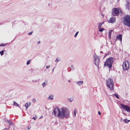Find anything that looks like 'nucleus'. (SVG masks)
<instances>
[{"label":"nucleus","mask_w":130,"mask_h":130,"mask_svg":"<svg viewBox=\"0 0 130 130\" xmlns=\"http://www.w3.org/2000/svg\"><path fill=\"white\" fill-rule=\"evenodd\" d=\"M60 110L58 107H56L53 111L52 114L53 115H54L55 116H57L56 114L57 112L58 113L57 116L58 117H60L61 119H63L64 118H68L70 116V112L69 110L67 108L64 107H62Z\"/></svg>","instance_id":"obj_1"},{"label":"nucleus","mask_w":130,"mask_h":130,"mask_svg":"<svg viewBox=\"0 0 130 130\" xmlns=\"http://www.w3.org/2000/svg\"><path fill=\"white\" fill-rule=\"evenodd\" d=\"M114 60V58L111 57L107 58L104 62V67H108L109 69L112 67V63Z\"/></svg>","instance_id":"obj_2"},{"label":"nucleus","mask_w":130,"mask_h":130,"mask_svg":"<svg viewBox=\"0 0 130 130\" xmlns=\"http://www.w3.org/2000/svg\"><path fill=\"white\" fill-rule=\"evenodd\" d=\"M123 24L130 27V15H127L124 17Z\"/></svg>","instance_id":"obj_3"},{"label":"nucleus","mask_w":130,"mask_h":130,"mask_svg":"<svg viewBox=\"0 0 130 130\" xmlns=\"http://www.w3.org/2000/svg\"><path fill=\"white\" fill-rule=\"evenodd\" d=\"M121 12V10L118 8H113L111 10V14L113 16L118 15Z\"/></svg>","instance_id":"obj_4"},{"label":"nucleus","mask_w":130,"mask_h":130,"mask_svg":"<svg viewBox=\"0 0 130 130\" xmlns=\"http://www.w3.org/2000/svg\"><path fill=\"white\" fill-rule=\"evenodd\" d=\"M106 84L107 86L109 88L110 90H113V82L112 79L109 78L107 80Z\"/></svg>","instance_id":"obj_5"},{"label":"nucleus","mask_w":130,"mask_h":130,"mask_svg":"<svg viewBox=\"0 0 130 130\" xmlns=\"http://www.w3.org/2000/svg\"><path fill=\"white\" fill-rule=\"evenodd\" d=\"M123 70L124 71L128 70L129 68V62L128 60H125L122 65Z\"/></svg>","instance_id":"obj_6"},{"label":"nucleus","mask_w":130,"mask_h":130,"mask_svg":"<svg viewBox=\"0 0 130 130\" xmlns=\"http://www.w3.org/2000/svg\"><path fill=\"white\" fill-rule=\"evenodd\" d=\"M94 59V64L95 65L98 67L100 62V58L99 56L97 55L96 54H95L93 56Z\"/></svg>","instance_id":"obj_7"},{"label":"nucleus","mask_w":130,"mask_h":130,"mask_svg":"<svg viewBox=\"0 0 130 130\" xmlns=\"http://www.w3.org/2000/svg\"><path fill=\"white\" fill-rule=\"evenodd\" d=\"M121 106L122 108L126 111L130 112V107L129 106L123 104H121Z\"/></svg>","instance_id":"obj_8"},{"label":"nucleus","mask_w":130,"mask_h":130,"mask_svg":"<svg viewBox=\"0 0 130 130\" xmlns=\"http://www.w3.org/2000/svg\"><path fill=\"white\" fill-rule=\"evenodd\" d=\"M116 20V18L115 17H112L108 21V22L109 23H113L115 22Z\"/></svg>","instance_id":"obj_9"},{"label":"nucleus","mask_w":130,"mask_h":130,"mask_svg":"<svg viewBox=\"0 0 130 130\" xmlns=\"http://www.w3.org/2000/svg\"><path fill=\"white\" fill-rule=\"evenodd\" d=\"M122 35L121 34H120L117 36L116 39L119 40L121 42L122 41Z\"/></svg>","instance_id":"obj_10"},{"label":"nucleus","mask_w":130,"mask_h":130,"mask_svg":"<svg viewBox=\"0 0 130 130\" xmlns=\"http://www.w3.org/2000/svg\"><path fill=\"white\" fill-rule=\"evenodd\" d=\"M127 4L126 5V9L129 10L130 9V2L126 1Z\"/></svg>","instance_id":"obj_11"},{"label":"nucleus","mask_w":130,"mask_h":130,"mask_svg":"<svg viewBox=\"0 0 130 130\" xmlns=\"http://www.w3.org/2000/svg\"><path fill=\"white\" fill-rule=\"evenodd\" d=\"M47 84V80H45L44 82L42 84V85L43 87H44Z\"/></svg>","instance_id":"obj_12"},{"label":"nucleus","mask_w":130,"mask_h":130,"mask_svg":"<svg viewBox=\"0 0 130 130\" xmlns=\"http://www.w3.org/2000/svg\"><path fill=\"white\" fill-rule=\"evenodd\" d=\"M83 81H79L76 82L77 84L79 86L82 85L83 83Z\"/></svg>","instance_id":"obj_13"},{"label":"nucleus","mask_w":130,"mask_h":130,"mask_svg":"<svg viewBox=\"0 0 130 130\" xmlns=\"http://www.w3.org/2000/svg\"><path fill=\"white\" fill-rule=\"evenodd\" d=\"M53 99V95L51 94L48 97V99L49 100H52Z\"/></svg>","instance_id":"obj_14"},{"label":"nucleus","mask_w":130,"mask_h":130,"mask_svg":"<svg viewBox=\"0 0 130 130\" xmlns=\"http://www.w3.org/2000/svg\"><path fill=\"white\" fill-rule=\"evenodd\" d=\"M13 105L19 107L20 106L19 104L17 103L15 101H13Z\"/></svg>","instance_id":"obj_15"},{"label":"nucleus","mask_w":130,"mask_h":130,"mask_svg":"<svg viewBox=\"0 0 130 130\" xmlns=\"http://www.w3.org/2000/svg\"><path fill=\"white\" fill-rule=\"evenodd\" d=\"M112 31V30H109L108 32V36L110 38L111 36V33Z\"/></svg>","instance_id":"obj_16"},{"label":"nucleus","mask_w":130,"mask_h":130,"mask_svg":"<svg viewBox=\"0 0 130 130\" xmlns=\"http://www.w3.org/2000/svg\"><path fill=\"white\" fill-rule=\"evenodd\" d=\"M102 25V24L101 23H99L98 26V28H101Z\"/></svg>","instance_id":"obj_17"},{"label":"nucleus","mask_w":130,"mask_h":130,"mask_svg":"<svg viewBox=\"0 0 130 130\" xmlns=\"http://www.w3.org/2000/svg\"><path fill=\"white\" fill-rule=\"evenodd\" d=\"M130 121V120H128L127 119H125L123 120L124 122L126 123H127Z\"/></svg>","instance_id":"obj_18"},{"label":"nucleus","mask_w":130,"mask_h":130,"mask_svg":"<svg viewBox=\"0 0 130 130\" xmlns=\"http://www.w3.org/2000/svg\"><path fill=\"white\" fill-rule=\"evenodd\" d=\"M105 30V29L103 28H99V31L101 32H102L103 30Z\"/></svg>","instance_id":"obj_19"},{"label":"nucleus","mask_w":130,"mask_h":130,"mask_svg":"<svg viewBox=\"0 0 130 130\" xmlns=\"http://www.w3.org/2000/svg\"><path fill=\"white\" fill-rule=\"evenodd\" d=\"M5 51V50H3L2 51L0 52V54L1 55H3L4 54V52Z\"/></svg>","instance_id":"obj_20"},{"label":"nucleus","mask_w":130,"mask_h":130,"mask_svg":"<svg viewBox=\"0 0 130 130\" xmlns=\"http://www.w3.org/2000/svg\"><path fill=\"white\" fill-rule=\"evenodd\" d=\"M76 108H74V113L75 117H76Z\"/></svg>","instance_id":"obj_21"},{"label":"nucleus","mask_w":130,"mask_h":130,"mask_svg":"<svg viewBox=\"0 0 130 130\" xmlns=\"http://www.w3.org/2000/svg\"><path fill=\"white\" fill-rule=\"evenodd\" d=\"M68 100L70 102H71L74 101V99L72 98H70L68 99Z\"/></svg>","instance_id":"obj_22"},{"label":"nucleus","mask_w":130,"mask_h":130,"mask_svg":"<svg viewBox=\"0 0 130 130\" xmlns=\"http://www.w3.org/2000/svg\"><path fill=\"white\" fill-rule=\"evenodd\" d=\"M31 61V60H29L27 61L26 63V64L27 65H28L30 63Z\"/></svg>","instance_id":"obj_23"},{"label":"nucleus","mask_w":130,"mask_h":130,"mask_svg":"<svg viewBox=\"0 0 130 130\" xmlns=\"http://www.w3.org/2000/svg\"><path fill=\"white\" fill-rule=\"evenodd\" d=\"M25 106L26 107V109L28 107V104L27 103H26L25 104Z\"/></svg>","instance_id":"obj_24"},{"label":"nucleus","mask_w":130,"mask_h":130,"mask_svg":"<svg viewBox=\"0 0 130 130\" xmlns=\"http://www.w3.org/2000/svg\"><path fill=\"white\" fill-rule=\"evenodd\" d=\"M8 122L9 123V125H12L13 123L12 122H11L10 120H9L8 121Z\"/></svg>","instance_id":"obj_25"},{"label":"nucleus","mask_w":130,"mask_h":130,"mask_svg":"<svg viewBox=\"0 0 130 130\" xmlns=\"http://www.w3.org/2000/svg\"><path fill=\"white\" fill-rule=\"evenodd\" d=\"M114 95L117 98L119 99V97L118 95V94H116V93H115L114 94Z\"/></svg>","instance_id":"obj_26"},{"label":"nucleus","mask_w":130,"mask_h":130,"mask_svg":"<svg viewBox=\"0 0 130 130\" xmlns=\"http://www.w3.org/2000/svg\"><path fill=\"white\" fill-rule=\"evenodd\" d=\"M36 101V100L34 98L32 99V103H34Z\"/></svg>","instance_id":"obj_27"},{"label":"nucleus","mask_w":130,"mask_h":130,"mask_svg":"<svg viewBox=\"0 0 130 130\" xmlns=\"http://www.w3.org/2000/svg\"><path fill=\"white\" fill-rule=\"evenodd\" d=\"M7 44H0V46H4L6 45H7Z\"/></svg>","instance_id":"obj_28"},{"label":"nucleus","mask_w":130,"mask_h":130,"mask_svg":"<svg viewBox=\"0 0 130 130\" xmlns=\"http://www.w3.org/2000/svg\"><path fill=\"white\" fill-rule=\"evenodd\" d=\"M78 32H79L78 31L76 33V34H75V35H74V37H76L77 36V35L78 34Z\"/></svg>","instance_id":"obj_29"},{"label":"nucleus","mask_w":130,"mask_h":130,"mask_svg":"<svg viewBox=\"0 0 130 130\" xmlns=\"http://www.w3.org/2000/svg\"><path fill=\"white\" fill-rule=\"evenodd\" d=\"M70 68L71 69H73L74 68L73 66L72 65L71 67H70Z\"/></svg>","instance_id":"obj_30"},{"label":"nucleus","mask_w":130,"mask_h":130,"mask_svg":"<svg viewBox=\"0 0 130 130\" xmlns=\"http://www.w3.org/2000/svg\"><path fill=\"white\" fill-rule=\"evenodd\" d=\"M32 33V32H30L28 33V35H31Z\"/></svg>","instance_id":"obj_31"},{"label":"nucleus","mask_w":130,"mask_h":130,"mask_svg":"<svg viewBox=\"0 0 130 130\" xmlns=\"http://www.w3.org/2000/svg\"><path fill=\"white\" fill-rule=\"evenodd\" d=\"M59 61V60H58V58H57L56 59V60L55 61H57V62L58 61Z\"/></svg>","instance_id":"obj_32"},{"label":"nucleus","mask_w":130,"mask_h":130,"mask_svg":"<svg viewBox=\"0 0 130 130\" xmlns=\"http://www.w3.org/2000/svg\"><path fill=\"white\" fill-rule=\"evenodd\" d=\"M50 67V66H47L46 67V68L47 69H48V68H49Z\"/></svg>","instance_id":"obj_33"},{"label":"nucleus","mask_w":130,"mask_h":130,"mask_svg":"<svg viewBox=\"0 0 130 130\" xmlns=\"http://www.w3.org/2000/svg\"><path fill=\"white\" fill-rule=\"evenodd\" d=\"M98 113L99 115H101V112L100 111H98Z\"/></svg>","instance_id":"obj_34"},{"label":"nucleus","mask_w":130,"mask_h":130,"mask_svg":"<svg viewBox=\"0 0 130 130\" xmlns=\"http://www.w3.org/2000/svg\"><path fill=\"white\" fill-rule=\"evenodd\" d=\"M108 54H107L105 55L104 56V57L103 58H104L106 56L108 55Z\"/></svg>","instance_id":"obj_35"},{"label":"nucleus","mask_w":130,"mask_h":130,"mask_svg":"<svg viewBox=\"0 0 130 130\" xmlns=\"http://www.w3.org/2000/svg\"><path fill=\"white\" fill-rule=\"evenodd\" d=\"M32 119H33L34 120H35L36 119V118L34 117L32 118Z\"/></svg>","instance_id":"obj_36"},{"label":"nucleus","mask_w":130,"mask_h":130,"mask_svg":"<svg viewBox=\"0 0 130 130\" xmlns=\"http://www.w3.org/2000/svg\"><path fill=\"white\" fill-rule=\"evenodd\" d=\"M9 120H8L7 119H5V121L6 122V123H7V122H8V121Z\"/></svg>","instance_id":"obj_37"},{"label":"nucleus","mask_w":130,"mask_h":130,"mask_svg":"<svg viewBox=\"0 0 130 130\" xmlns=\"http://www.w3.org/2000/svg\"><path fill=\"white\" fill-rule=\"evenodd\" d=\"M30 128H31L30 127V126H28V127H27V129H28L29 130V129H30Z\"/></svg>","instance_id":"obj_38"},{"label":"nucleus","mask_w":130,"mask_h":130,"mask_svg":"<svg viewBox=\"0 0 130 130\" xmlns=\"http://www.w3.org/2000/svg\"><path fill=\"white\" fill-rule=\"evenodd\" d=\"M120 121H121V122H122L123 121V119L121 118L120 119Z\"/></svg>","instance_id":"obj_39"},{"label":"nucleus","mask_w":130,"mask_h":130,"mask_svg":"<svg viewBox=\"0 0 130 130\" xmlns=\"http://www.w3.org/2000/svg\"><path fill=\"white\" fill-rule=\"evenodd\" d=\"M40 43V41H39L37 42L38 44H39Z\"/></svg>","instance_id":"obj_40"},{"label":"nucleus","mask_w":130,"mask_h":130,"mask_svg":"<svg viewBox=\"0 0 130 130\" xmlns=\"http://www.w3.org/2000/svg\"><path fill=\"white\" fill-rule=\"evenodd\" d=\"M104 21L102 23H101L102 24V25L103 24H104Z\"/></svg>","instance_id":"obj_41"},{"label":"nucleus","mask_w":130,"mask_h":130,"mask_svg":"<svg viewBox=\"0 0 130 130\" xmlns=\"http://www.w3.org/2000/svg\"><path fill=\"white\" fill-rule=\"evenodd\" d=\"M100 53H103V52L102 51H101V52H100Z\"/></svg>","instance_id":"obj_42"},{"label":"nucleus","mask_w":130,"mask_h":130,"mask_svg":"<svg viewBox=\"0 0 130 130\" xmlns=\"http://www.w3.org/2000/svg\"><path fill=\"white\" fill-rule=\"evenodd\" d=\"M71 69H70V70H69V71H68V72H70V71H71Z\"/></svg>","instance_id":"obj_43"},{"label":"nucleus","mask_w":130,"mask_h":130,"mask_svg":"<svg viewBox=\"0 0 130 130\" xmlns=\"http://www.w3.org/2000/svg\"><path fill=\"white\" fill-rule=\"evenodd\" d=\"M45 107L46 109H47V108L46 107V106Z\"/></svg>","instance_id":"obj_44"},{"label":"nucleus","mask_w":130,"mask_h":130,"mask_svg":"<svg viewBox=\"0 0 130 130\" xmlns=\"http://www.w3.org/2000/svg\"><path fill=\"white\" fill-rule=\"evenodd\" d=\"M42 117H43V116H41V117H40V118H42Z\"/></svg>","instance_id":"obj_45"},{"label":"nucleus","mask_w":130,"mask_h":130,"mask_svg":"<svg viewBox=\"0 0 130 130\" xmlns=\"http://www.w3.org/2000/svg\"><path fill=\"white\" fill-rule=\"evenodd\" d=\"M54 68H53V71H54Z\"/></svg>","instance_id":"obj_46"},{"label":"nucleus","mask_w":130,"mask_h":130,"mask_svg":"<svg viewBox=\"0 0 130 130\" xmlns=\"http://www.w3.org/2000/svg\"><path fill=\"white\" fill-rule=\"evenodd\" d=\"M68 82H70V80H68Z\"/></svg>","instance_id":"obj_47"},{"label":"nucleus","mask_w":130,"mask_h":130,"mask_svg":"<svg viewBox=\"0 0 130 130\" xmlns=\"http://www.w3.org/2000/svg\"><path fill=\"white\" fill-rule=\"evenodd\" d=\"M101 15L102 16H103V17L104 16V15H103V14H101Z\"/></svg>","instance_id":"obj_48"},{"label":"nucleus","mask_w":130,"mask_h":130,"mask_svg":"<svg viewBox=\"0 0 130 130\" xmlns=\"http://www.w3.org/2000/svg\"><path fill=\"white\" fill-rule=\"evenodd\" d=\"M32 82H35V81H33V80H32Z\"/></svg>","instance_id":"obj_49"},{"label":"nucleus","mask_w":130,"mask_h":130,"mask_svg":"<svg viewBox=\"0 0 130 130\" xmlns=\"http://www.w3.org/2000/svg\"><path fill=\"white\" fill-rule=\"evenodd\" d=\"M10 127H9L8 128V129Z\"/></svg>","instance_id":"obj_50"}]
</instances>
